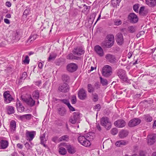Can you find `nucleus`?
Masks as SVG:
<instances>
[{"label": "nucleus", "mask_w": 156, "mask_h": 156, "mask_svg": "<svg viewBox=\"0 0 156 156\" xmlns=\"http://www.w3.org/2000/svg\"><path fill=\"white\" fill-rule=\"evenodd\" d=\"M107 40H105L101 44L102 46L104 48H109L113 44L114 41V37L112 34L108 35L107 36Z\"/></svg>", "instance_id": "f257e3e1"}, {"label": "nucleus", "mask_w": 156, "mask_h": 156, "mask_svg": "<svg viewBox=\"0 0 156 156\" xmlns=\"http://www.w3.org/2000/svg\"><path fill=\"white\" fill-rule=\"evenodd\" d=\"M89 135L88 133L84 136H80L78 138L79 142L81 145L86 147H89L91 144Z\"/></svg>", "instance_id": "f03ea898"}, {"label": "nucleus", "mask_w": 156, "mask_h": 156, "mask_svg": "<svg viewBox=\"0 0 156 156\" xmlns=\"http://www.w3.org/2000/svg\"><path fill=\"white\" fill-rule=\"evenodd\" d=\"M101 73L103 76L105 77H109L112 73V68L109 65H105L102 69Z\"/></svg>", "instance_id": "7ed1b4c3"}, {"label": "nucleus", "mask_w": 156, "mask_h": 156, "mask_svg": "<svg viewBox=\"0 0 156 156\" xmlns=\"http://www.w3.org/2000/svg\"><path fill=\"white\" fill-rule=\"evenodd\" d=\"M80 114L78 112H74L73 115L71 116L69 121L72 124H75L76 122H79L80 118Z\"/></svg>", "instance_id": "20e7f679"}, {"label": "nucleus", "mask_w": 156, "mask_h": 156, "mask_svg": "<svg viewBox=\"0 0 156 156\" xmlns=\"http://www.w3.org/2000/svg\"><path fill=\"white\" fill-rule=\"evenodd\" d=\"M101 125L104 126L107 129H109L111 126V123L110 122L108 118L106 117H103L101 119Z\"/></svg>", "instance_id": "39448f33"}, {"label": "nucleus", "mask_w": 156, "mask_h": 156, "mask_svg": "<svg viewBox=\"0 0 156 156\" xmlns=\"http://www.w3.org/2000/svg\"><path fill=\"white\" fill-rule=\"evenodd\" d=\"M117 75L123 81L128 83V78L126 74V72L122 69H119L117 72Z\"/></svg>", "instance_id": "423d86ee"}, {"label": "nucleus", "mask_w": 156, "mask_h": 156, "mask_svg": "<svg viewBox=\"0 0 156 156\" xmlns=\"http://www.w3.org/2000/svg\"><path fill=\"white\" fill-rule=\"evenodd\" d=\"M78 68V66L74 63H71L68 64L66 66L67 70L70 73H73L76 71Z\"/></svg>", "instance_id": "0eeeda50"}, {"label": "nucleus", "mask_w": 156, "mask_h": 156, "mask_svg": "<svg viewBox=\"0 0 156 156\" xmlns=\"http://www.w3.org/2000/svg\"><path fill=\"white\" fill-rule=\"evenodd\" d=\"M78 98L81 100H84L87 98L86 92L83 88L80 89L78 93Z\"/></svg>", "instance_id": "6e6552de"}, {"label": "nucleus", "mask_w": 156, "mask_h": 156, "mask_svg": "<svg viewBox=\"0 0 156 156\" xmlns=\"http://www.w3.org/2000/svg\"><path fill=\"white\" fill-rule=\"evenodd\" d=\"M22 99L30 107H32L35 105V101L31 97L28 98L22 97Z\"/></svg>", "instance_id": "1a4fd4ad"}, {"label": "nucleus", "mask_w": 156, "mask_h": 156, "mask_svg": "<svg viewBox=\"0 0 156 156\" xmlns=\"http://www.w3.org/2000/svg\"><path fill=\"white\" fill-rule=\"evenodd\" d=\"M147 143L149 145L154 144L156 140V134H150L147 136Z\"/></svg>", "instance_id": "9d476101"}, {"label": "nucleus", "mask_w": 156, "mask_h": 156, "mask_svg": "<svg viewBox=\"0 0 156 156\" xmlns=\"http://www.w3.org/2000/svg\"><path fill=\"white\" fill-rule=\"evenodd\" d=\"M106 61L111 63H114L116 60L115 55L111 54H107L105 56Z\"/></svg>", "instance_id": "9b49d317"}, {"label": "nucleus", "mask_w": 156, "mask_h": 156, "mask_svg": "<svg viewBox=\"0 0 156 156\" xmlns=\"http://www.w3.org/2000/svg\"><path fill=\"white\" fill-rule=\"evenodd\" d=\"M115 40L118 45H122L124 42V39L122 34L121 33H118L116 36Z\"/></svg>", "instance_id": "f8f14e48"}, {"label": "nucleus", "mask_w": 156, "mask_h": 156, "mask_svg": "<svg viewBox=\"0 0 156 156\" xmlns=\"http://www.w3.org/2000/svg\"><path fill=\"white\" fill-rule=\"evenodd\" d=\"M141 120L138 118H135L130 120L128 123L130 127H133L139 124L141 122Z\"/></svg>", "instance_id": "ddd939ff"}, {"label": "nucleus", "mask_w": 156, "mask_h": 156, "mask_svg": "<svg viewBox=\"0 0 156 156\" xmlns=\"http://www.w3.org/2000/svg\"><path fill=\"white\" fill-rule=\"evenodd\" d=\"M128 18L130 22L132 23H136L138 20V16L133 13H131L129 14V15Z\"/></svg>", "instance_id": "4468645a"}, {"label": "nucleus", "mask_w": 156, "mask_h": 156, "mask_svg": "<svg viewBox=\"0 0 156 156\" xmlns=\"http://www.w3.org/2000/svg\"><path fill=\"white\" fill-rule=\"evenodd\" d=\"M63 145V144H61ZM63 145L67 148L68 152L70 154H74L76 151L75 147L69 144H64Z\"/></svg>", "instance_id": "2eb2a0df"}, {"label": "nucleus", "mask_w": 156, "mask_h": 156, "mask_svg": "<svg viewBox=\"0 0 156 156\" xmlns=\"http://www.w3.org/2000/svg\"><path fill=\"white\" fill-rule=\"evenodd\" d=\"M73 52L75 55L80 56L84 54V51L81 48H76L74 49Z\"/></svg>", "instance_id": "dca6fc26"}, {"label": "nucleus", "mask_w": 156, "mask_h": 156, "mask_svg": "<svg viewBox=\"0 0 156 156\" xmlns=\"http://www.w3.org/2000/svg\"><path fill=\"white\" fill-rule=\"evenodd\" d=\"M3 96L5 101L6 103H10L12 100V98L11 97V95L6 91L4 93Z\"/></svg>", "instance_id": "f3484780"}, {"label": "nucleus", "mask_w": 156, "mask_h": 156, "mask_svg": "<svg viewBox=\"0 0 156 156\" xmlns=\"http://www.w3.org/2000/svg\"><path fill=\"white\" fill-rule=\"evenodd\" d=\"M114 125L118 128H122L124 127L126 125L125 121L122 119L118 120L114 122Z\"/></svg>", "instance_id": "a211bd4d"}, {"label": "nucleus", "mask_w": 156, "mask_h": 156, "mask_svg": "<svg viewBox=\"0 0 156 156\" xmlns=\"http://www.w3.org/2000/svg\"><path fill=\"white\" fill-rule=\"evenodd\" d=\"M94 49L96 53L100 56L102 57L104 55V51L101 46L99 45H96L95 46Z\"/></svg>", "instance_id": "6ab92c4d"}, {"label": "nucleus", "mask_w": 156, "mask_h": 156, "mask_svg": "<svg viewBox=\"0 0 156 156\" xmlns=\"http://www.w3.org/2000/svg\"><path fill=\"white\" fill-rule=\"evenodd\" d=\"M9 146L8 141L2 140H0V149H4L6 148Z\"/></svg>", "instance_id": "aec40b11"}, {"label": "nucleus", "mask_w": 156, "mask_h": 156, "mask_svg": "<svg viewBox=\"0 0 156 156\" xmlns=\"http://www.w3.org/2000/svg\"><path fill=\"white\" fill-rule=\"evenodd\" d=\"M35 135V131H27L26 133V136L28 138L30 141L33 140Z\"/></svg>", "instance_id": "412c9836"}, {"label": "nucleus", "mask_w": 156, "mask_h": 156, "mask_svg": "<svg viewBox=\"0 0 156 156\" xmlns=\"http://www.w3.org/2000/svg\"><path fill=\"white\" fill-rule=\"evenodd\" d=\"M16 105L17 109L19 112H21L24 111V108L19 101L16 102Z\"/></svg>", "instance_id": "4be33fe9"}, {"label": "nucleus", "mask_w": 156, "mask_h": 156, "mask_svg": "<svg viewBox=\"0 0 156 156\" xmlns=\"http://www.w3.org/2000/svg\"><path fill=\"white\" fill-rule=\"evenodd\" d=\"M147 5L151 7H153L156 5V0H145Z\"/></svg>", "instance_id": "5701e85b"}, {"label": "nucleus", "mask_w": 156, "mask_h": 156, "mask_svg": "<svg viewBox=\"0 0 156 156\" xmlns=\"http://www.w3.org/2000/svg\"><path fill=\"white\" fill-rule=\"evenodd\" d=\"M45 133L40 136V139L41 140L40 144L42 145L44 147H47V145L45 144L46 141H47L45 139Z\"/></svg>", "instance_id": "b1692460"}, {"label": "nucleus", "mask_w": 156, "mask_h": 156, "mask_svg": "<svg viewBox=\"0 0 156 156\" xmlns=\"http://www.w3.org/2000/svg\"><path fill=\"white\" fill-rule=\"evenodd\" d=\"M37 34H33L31 35L29 37L28 40L26 41V43L30 41V43H32L33 41L35 40L38 37Z\"/></svg>", "instance_id": "393cba45"}, {"label": "nucleus", "mask_w": 156, "mask_h": 156, "mask_svg": "<svg viewBox=\"0 0 156 156\" xmlns=\"http://www.w3.org/2000/svg\"><path fill=\"white\" fill-rule=\"evenodd\" d=\"M6 110L7 113L9 115L12 114L14 113V108L13 107L10 106H7Z\"/></svg>", "instance_id": "a878e982"}, {"label": "nucleus", "mask_w": 156, "mask_h": 156, "mask_svg": "<svg viewBox=\"0 0 156 156\" xmlns=\"http://www.w3.org/2000/svg\"><path fill=\"white\" fill-rule=\"evenodd\" d=\"M9 127L12 131L15 130L16 127V124L15 121L12 120L10 122Z\"/></svg>", "instance_id": "bb28decb"}, {"label": "nucleus", "mask_w": 156, "mask_h": 156, "mask_svg": "<svg viewBox=\"0 0 156 156\" xmlns=\"http://www.w3.org/2000/svg\"><path fill=\"white\" fill-rule=\"evenodd\" d=\"M58 112L60 115L64 116L66 114V110L64 107H62L58 109Z\"/></svg>", "instance_id": "cd10ccee"}, {"label": "nucleus", "mask_w": 156, "mask_h": 156, "mask_svg": "<svg viewBox=\"0 0 156 156\" xmlns=\"http://www.w3.org/2000/svg\"><path fill=\"white\" fill-rule=\"evenodd\" d=\"M66 58L68 59L78 60L80 58L79 57L75 56L73 54L71 53L69 54L67 56Z\"/></svg>", "instance_id": "c85d7f7f"}, {"label": "nucleus", "mask_w": 156, "mask_h": 156, "mask_svg": "<svg viewBox=\"0 0 156 156\" xmlns=\"http://www.w3.org/2000/svg\"><path fill=\"white\" fill-rule=\"evenodd\" d=\"M12 39L14 40H19L20 39L19 33L17 32H14Z\"/></svg>", "instance_id": "c756f323"}, {"label": "nucleus", "mask_w": 156, "mask_h": 156, "mask_svg": "<svg viewBox=\"0 0 156 156\" xmlns=\"http://www.w3.org/2000/svg\"><path fill=\"white\" fill-rule=\"evenodd\" d=\"M128 134V132L126 130H123L120 131L119 133V136L121 138H123L126 136Z\"/></svg>", "instance_id": "7c9ffc66"}, {"label": "nucleus", "mask_w": 156, "mask_h": 156, "mask_svg": "<svg viewBox=\"0 0 156 156\" xmlns=\"http://www.w3.org/2000/svg\"><path fill=\"white\" fill-rule=\"evenodd\" d=\"M126 144V142L123 140L118 141L115 144V145L118 147H122Z\"/></svg>", "instance_id": "2f4dec72"}, {"label": "nucleus", "mask_w": 156, "mask_h": 156, "mask_svg": "<svg viewBox=\"0 0 156 156\" xmlns=\"http://www.w3.org/2000/svg\"><path fill=\"white\" fill-rule=\"evenodd\" d=\"M62 79L63 81L68 83L70 80V77L67 75L63 74L62 76Z\"/></svg>", "instance_id": "473e14b6"}, {"label": "nucleus", "mask_w": 156, "mask_h": 156, "mask_svg": "<svg viewBox=\"0 0 156 156\" xmlns=\"http://www.w3.org/2000/svg\"><path fill=\"white\" fill-rule=\"evenodd\" d=\"M136 30V27L133 26H130L128 27V31L131 33L135 32Z\"/></svg>", "instance_id": "72a5a7b5"}, {"label": "nucleus", "mask_w": 156, "mask_h": 156, "mask_svg": "<svg viewBox=\"0 0 156 156\" xmlns=\"http://www.w3.org/2000/svg\"><path fill=\"white\" fill-rule=\"evenodd\" d=\"M144 118L145 120L147 122H151L152 121V117L149 114L144 115Z\"/></svg>", "instance_id": "f704fd0d"}, {"label": "nucleus", "mask_w": 156, "mask_h": 156, "mask_svg": "<svg viewBox=\"0 0 156 156\" xmlns=\"http://www.w3.org/2000/svg\"><path fill=\"white\" fill-rule=\"evenodd\" d=\"M69 139V137L67 135H64L61 137L59 138V140L60 141H67Z\"/></svg>", "instance_id": "c9c22d12"}, {"label": "nucleus", "mask_w": 156, "mask_h": 156, "mask_svg": "<svg viewBox=\"0 0 156 156\" xmlns=\"http://www.w3.org/2000/svg\"><path fill=\"white\" fill-rule=\"evenodd\" d=\"M59 152L61 154L64 155L66 154L67 152L66 149L64 148L60 147L59 149Z\"/></svg>", "instance_id": "e433bc0d"}, {"label": "nucleus", "mask_w": 156, "mask_h": 156, "mask_svg": "<svg viewBox=\"0 0 156 156\" xmlns=\"http://www.w3.org/2000/svg\"><path fill=\"white\" fill-rule=\"evenodd\" d=\"M33 96L35 99H38L39 96V94L38 91H34L33 94Z\"/></svg>", "instance_id": "4c0bfd02"}, {"label": "nucleus", "mask_w": 156, "mask_h": 156, "mask_svg": "<svg viewBox=\"0 0 156 156\" xmlns=\"http://www.w3.org/2000/svg\"><path fill=\"white\" fill-rule=\"evenodd\" d=\"M96 13H94L92 14L90 16V18L89 19V22H90L91 21V24H92V23H93V22L95 19V18L96 16Z\"/></svg>", "instance_id": "58836bf2"}, {"label": "nucleus", "mask_w": 156, "mask_h": 156, "mask_svg": "<svg viewBox=\"0 0 156 156\" xmlns=\"http://www.w3.org/2000/svg\"><path fill=\"white\" fill-rule=\"evenodd\" d=\"M101 83L103 85H105L107 84L108 81L107 80L105 79L102 78L101 77H100Z\"/></svg>", "instance_id": "ea45409f"}, {"label": "nucleus", "mask_w": 156, "mask_h": 156, "mask_svg": "<svg viewBox=\"0 0 156 156\" xmlns=\"http://www.w3.org/2000/svg\"><path fill=\"white\" fill-rule=\"evenodd\" d=\"M92 98L93 101L94 102L97 101L98 99V95L96 93L93 94Z\"/></svg>", "instance_id": "a19ab883"}, {"label": "nucleus", "mask_w": 156, "mask_h": 156, "mask_svg": "<svg viewBox=\"0 0 156 156\" xmlns=\"http://www.w3.org/2000/svg\"><path fill=\"white\" fill-rule=\"evenodd\" d=\"M139 7V4H135L133 6V9L136 12H138Z\"/></svg>", "instance_id": "79ce46f5"}, {"label": "nucleus", "mask_w": 156, "mask_h": 156, "mask_svg": "<svg viewBox=\"0 0 156 156\" xmlns=\"http://www.w3.org/2000/svg\"><path fill=\"white\" fill-rule=\"evenodd\" d=\"M71 102L72 104H74L76 102V95H73L72 97V99L71 100Z\"/></svg>", "instance_id": "37998d69"}, {"label": "nucleus", "mask_w": 156, "mask_h": 156, "mask_svg": "<svg viewBox=\"0 0 156 156\" xmlns=\"http://www.w3.org/2000/svg\"><path fill=\"white\" fill-rule=\"evenodd\" d=\"M56 54H53L52 55L50 54L48 58V61H49L51 60H54L56 57Z\"/></svg>", "instance_id": "c03bdc74"}, {"label": "nucleus", "mask_w": 156, "mask_h": 156, "mask_svg": "<svg viewBox=\"0 0 156 156\" xmlns=\"http://www.w3.org/2000/svg\"><path fill=\"white\" fill-rule=\"evenodd\" d=\"M114 24L116 26L120 25L122 23L121 21L119 19L115 20L114 21Z\"/></svg>", "instance_id": "a18cd8bd"}, {"label": "nucleus", "mask_w": 156, "mask_h": 156, "mask_svg": "<svg viewBox=\"0 0 156 156\" xmlns=\"http://www.w3.org/2000/svg\"><path fill=\"white\" fill-rule=\"evenodd\" d=\"M25 23H27L28 26H30L32 24L33 20L32 19H29V18H28L26 21Z\"/></svg>", "instance_id": "49530a36"}, {"label": "nucleus", "mask_w": 156, "mask_h": 156, "mask_svg": "<svg viewBox=\"0 0 156 156\" xmlns=\"http://www.w3.org/2000/svg\"><path fill=\"white\" fill-rule=\"evenodd\" d=\"M145 9V7L144 6H141L140 7V8L139 10V13L140 14H142L143 15H145L144 13V10Z\"/></svg>", "instance_id": "de8ad7c7"}, {"label": "nucleus", "mask_w": 156, "mask_h": 156, "mask_svg": "<svg viewBox=\"0 0 156 156\" xmlns=\"http://www.w3.org/2000/svg\"><path fill=\"white\" fill-rule=\"evenodd\" d=\"M111 133L113 135L116 134L118 133V130L116 128H113L111 131Z\"/></svg>", "instance_id": "09e8293b"}, {"label": "nucleus", "mask_w": 156, "mask_h": 156, "mask_svg": "<svg viewBox=\"0 0 156 156\" xmlns=\"http://www.w3.org/2000/svg\"><path fill=\"white\" fill-rule=\"evenodd\" d=\"M30 62V59L28 55L25 57V59L23 61V63L26 64H28Z\"/></svg>", "instance_id": "8fccbe9b"}, {"label": "nucleus", "mask_w": 156, "mask_h": 156, "mask_svg": "<svg viewBox=\"0 0 156 156\" xmlns=\"http://www.w3.org/2000/svg\"><path fill=\"white\" fill-rule=\"evenodd\" d=\"M69 88H58V90L60 92L66 93L69 90Z\"/></svg>", "instance_id": "3c124183"}, {"label": "nucleus", "mask_w": 156, "mask_h": 156, "mask_svg": "<svg viewBox=\"0 0 156 156\" xmlns=\"http://www.w3.org/2000/svg\"><path fill=\"white\" fill-rule=\"evenodd\" d=\"M30 11V9H26L23 12V16H25L26 17L28 15Z\"/></svg>", "instance_id": "603ef678"}, {"label": "nucleus", "mask_w": 156, "mask_h": 156, "mask_svg": "<svg viewBox=\"0 0 156 156\" xmlns=\"http://www.w3.org/2000/svg\"><path fill=\"white\" fill-rule=\"evenodd\" d=\"M32 115L30 114H27L24 115L25 119L29 120L31 119Z\"/></svg>", "instance_id": "864d4df0"}, {"label": "nucleus", "mask_w": 156, "mask_h": 156, "mask_svg": "<svg viewBox=\"0 0 156 156\" xmlns=\"http://www.w3.org/2000/svg\"><path fill=\"white\" fill-rule=\"evenodd\" d=\"M94 109L97 110V111H99L101 109V106L99 104L96 105L94 108Z\"/></svg>", "instance_id": "5fc2aeb1"}, {"label": "nucleus", "mask_w": 156, "mask_h": 156, "mask_svg": "<svg viewBox=\"0 0 156 156\" xmlns=\"http://www.w3.org/2000/svg\"><path fill=\"white\" fill-rule=\"evenodd\" d=\"M34 84L38 87H39L41 84V80H39L37 81L34 82Z\"/></svg>", "instance_id": "6e6d98bb"}, {"label": "nucleus", "mask_w": 156, "mask_h": 156, "mask_svg": "<svg viewBox=\"0 0 156 156\" xmlns=\"http://www.w3.org/2000/svg\"><path fill=\"white\" fill-rule=\"evenodd\" d=\"M27 73L26 72H24L23 73L21 77H20V78H21V79H23V80H24L27 77Z\"/></svg>", "instance_id": "4d7b16f0"}, {"label": "nucleus", "mask_w": 156, "mask_h": 156, "mask_svg": "<svg viewBox=\"0 0 156 156\" xmlns=\"http://www.w3.org/2000/svg\"><path fill=\"white\" fill-rule=\"evenodd\" d=\"M145 102H147L149 104L152 103V100H144L141 102V103H145Z\"/></svg>", "instance_id": "13d9d810"}, {"label": "nucleus", "mask_w": 156, "mask_h": 156, "mask_svg": "<svg viewBox=\"0 0 156 156\" xmlns=\"http://www.w3.org/2000/svg\"><path fill=\"white\" fill-rule=\"evenodd\" d=\"M25 147L28 150L30 149L31 147L30 146V145L28 142H26L25 144Z\"/></svg>", "instance_id": "bf43d9fd"}, {"label": "nucleus", "mask_w": 156, "mask_h": 156, "mask_svg": "<svg viewBox=\"0 0 156 156\" xmlns=\"http://www.w3.org/2000/svg\"><path fill=\"white\" fill-rule=\"evenodd\" d=\"M69 87V86L67 83H64L62 84L61 87L62 88H68Z\"/></svg>", "instance_id": "052dcab7"}, {"label": "nucleus", "mask_w": 156, "mask_h": 156, "mask_svg": "<svg viewBox=\"0 0 156 156\" xmlns=\"http://www.w3.org/2000/svg\"><path fill=\"white\" fill-rule=\"evenodd\" d=\"M4 22L7 24H9L10 23V21L9 20L5 18L4 19Z\"/></svg>", "instance_id": "680f3d73"}, {"label": "nucleus", "mask_w": 156, "mask_h": 156, "mask_svg": "<svg viewBox=\"0 0 156 156\" xmlns=\"http://www.w3.org/2000/svg\"><path fill=\"white\" fill-rule=\"evenodd\" d=\"M6 5L9 7H10L11 6V3L9 2H7L5 3Z\"/></svg>", "instance_id": "e2e57ef3"}, {"label": "nucleus", "mask_w": 156, "mask_h": 156, "mask_svg": "<svg viewBox=\"0 0 156 156\" xmlns=\"http://www.w3.org/2000/svg\"><path fill=\"white\" fill-rule=\"evenodd\" d=\"M83 7H84V9L85 11H86L90 8V6H87L85 4L83 5Z\"/></svg>", "instance_id": "0e129e2a"}, {"label": "nucleus", "mask_w": 156, "mask_h": 156, "mask_svg": "<svg viewBox=\"0 0 156 156\" xmlns=\"http://www.w3.org/2000/svg\"><path fill=\"white\" fill-rule=\"evenodd\" d=\"M23 80V79H21V78H20V79L19 80H18V83L19 85L21 84L23 82V80Z\"/></svg>", "instance_id": "69168bd1"}, {"label": "nucleus", "mask_w": 156, "mask_h": 156, "mask_svg": "<svg viewBox=\"0 0 156 156\" xmlns=\"http://www.w3.org/2000/svg\"><path fill=\"white\" fill-rule=\"evenodd\" d=\"M43 65L42 63L40 62H39L38 65V67L41 69L42 68Z\"/></svg>", "instance_id": "338daca9"}, {"label": "nucleus", "mask_w": 156, "mask_h": 156, "mask_svg": "<svg viewBox=\"0 0 156 156\" xmlns=\"http://www.w3.org/2000/svg\"><path fill=\"white\" fill-rule=\"evenodd\" d=\"M100 84V83L99 82H97L94 83V85L95 87H99Z\"/></svg>", "instance_id": "774afa93"}]
</instances>
